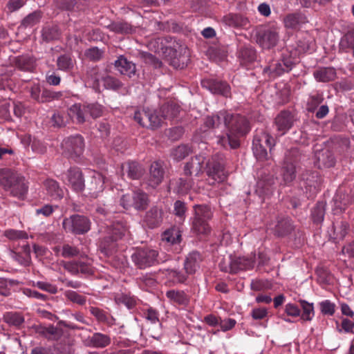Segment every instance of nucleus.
Masks as SVG:
<instances>
[{
    "label": "nucleus",
    "mask_w": 354,
    "mask_h": 354,
    "mask_svg": "<svg viewBox=\"0 0 354 354\" xmlns=\"http://www.w3.org/2000/svg\"><path fill=\"white\" fill-rule=\"evenodd\" d=\"M225 128V135L218 136L217 143L223 148L230 147L236 149L240 145L239 138L246 134L248 123L244 116L239 114H230L226 111H220L216 115L207 116L204 119L203 131L210 129Z\"/></svg>",
    "instance_id": "1"
},
{
    "label": "nucleus",
    "mask_w": 354,
    "mask_h": 354,
    "mask_svg": "<svg viewBox=\"0 0 354 354\" xmlns=\"http://www.w3.org/2000/svg\"><path fill=\"white\" fill-rule=\"evenodd\" d=\"M205 160V171L209 177V183L223 182L227 178V174L224 169L223 158L218 154H215L208 159L205 153L196 156L185 166V175L190 176L194 173L198 175L201 171Z\"/></svg>",
    "instance_id": "2"
},
{
    "label": "nucleus",
    "mask_w": 354,
    "mask_h": 354,
    "mask_svg": "<svg viewBox=\"0 0 354 354\" xmlns=\"http://www.w3.org/2000/svg\"><path fill=\"white\" fill-rule=\"evenodd\" d=\"M0 185L11 196L19 198L26 195L28 188L25 177L18 171L9 168L0 169Z\"/></svg>",
    "instance_id": "3"
},
{
    "label": "nucleus",
    "mask_w": 354,
    "mask_h": 354,
    "mask_svg": "<svg viewBox=\"0 0 354 354\" xmlns=\"http://www.w3.org/2000/svg\"><path fill=\"white\" fill-rule=\"evenodd\" d=\"M107 227L108 235L101 241L100 249L104 255L109 256L115 248L114 242L120 239L128 232V227L120 222L114 223L111 226L107 225Z\"/></svg>",
    "instance_id": "4"
},
{
    "label": "nucleus",
    "mask_w": 354,
    "mask_h": 354,
    "mask_svg": "<svg viewBox=\"0 0 354 354\" xmlns=\"http://www.w3.org/2000/svg\"><path fill=\"white\" fill-rule=\"evenodd\" d=\"M87 83L97 92H100L104 88L118 90L122 86L118 79L109 75L104 76L95 68L90 71Z\"/></svg>",
    "instance_id": "5"
},
{
    "label": "nucleus",
    "mask_w": 354,
    "mask_h": 354,
    "mask_svg": "<svg viewBox=\"0 0 354 354\" xmlns=\"http://www.w3.org/2000/svg\"><path fill=\"white\" fill-rule=\"evenodd\" d=\"M194 211L195 215L192 224V232L196 234H207L210 231L207 223L212 218L210 209L207 206L196 205Z\"/></svg>",
    "instance_id": "6"
},
{
    "label": "nucleus",
    "mask_w": 354,
    "mask_h": 354,
    "mask_svg": "<svg viewBox=\"0 0 354 354\" xmlns=\"http://www.w3.org/2000/svg\"><path fill=\"white\" fill-rule=\"evenodd\" d=\"M274 145V140L270 134L263 130L257 131L254 136L252 142L253 153L258 160H266L268 152L266 147H269L271 151Z\"/></svg>",
    "instance_id": "7"
},
{
    "label": "nucleus",
    "mask_w": 354,
    "mask_h": 354,
    "mask_svg": "<svg viewBox=\"0 0 354 354\" xmlns=\"http://www.w3.org/2000/svg\"><path fill=\"white\" fill-rule=\"evenodd\" d=\"M62 226L66 232L84 234L90 230L91 221L84 216L73 214L63 220Z\"/></svg>",
    "instance_id": "8"
},
{
    "label": "nucleus",
    "mask_w": 354,
    "mask_h": 354,
    "mask_svg": "<svg viewBox=\"0 0 354 354\" xmlns=\"http://www.w3.org/2000/svg\"><path fill=\"white\" fill-rule=\"evenodd\" d=\"M149 203L148 195L140 189L133 191L131 194H124L120 199L123 208L128 209L133 207L140 211L147 208Z\"/></svg>",
    "instance_id": "9"
},
{
    "label": "nucleus",
    "mask_w": 354,
    "mask_h": 354,
    "mask_svg": "<svg viewBox=\"0 0 354 354\" xmlns=\"http://www.w3.org/2000/svg\"><path fill=\"white\" fill-rule=\"evenodd\" d=\"M63 153L71 158L80 157L84 151V140L82 136L75 135L64 138L62 142Z\"/></svg>",
    "instance_id": "10"
},
{
    "label": "nucleus",
    "mask_w": 354,
    "mask_h": 354,
    "mask_svg": "<svg viewBox=\"0 0 354 354\" xmlns=\"http://www.w3.org/2000/svg\"><path fill=\"white\" fill-rule=\"evenodd\" d=\"M143 116L146 118V120L145 122H142V127L156 129L160 127L163 122V119L161 113H160V110H151L149 109L138 110L134 113V120L136 121L140 122L142 117Z\"/></svg>",
    "instance_id": "11"
},
{
    "label": "nucleus",
    "mask_w": 354,
    "mask_h": 354,
    "mask_svg": "<svg viewBox=\"0 0 354 354\" xmlns=\"http://www.w3.org/2000/svg\"><path fill=\"white\" fill-rule=\"evenodd\" d=\"M297 153L296 149H292L285 156L281 174L282 182L286 185H290L296 178L295 162L297 160Z\"/></svg>",
    "instance_id": "12"
},
{
    "label": "nucleus",
    "mask_w": 354,
    "mask_h": 354,
    "mask_svg": "<svg viewBox=\"0 0 354 354\" xmlns=\"http://www.w3.org/2000/svg\"><path fill=\"white\" fill-rule=\"evenodd\" d=\"M158 252L150 248L136 250L131 256L133 261L140 269L154 265L157 262Z\"/></svg>",
    "instance_id": "13"
},
{
    "label": "nucleus",
    "mask_w": 354,
    "mask_h": 354,
    "mask_svg": "<svg viewBox=\"0 0 354 354\" xmlns=\"http://www.w3.org/2000/svg\"><path fill=\"white\" fill-rule=\"evenodd\" d=\"M279 39V29L275 26L261 30L257 34V42L263 49H270L274 47Z\"/></svg>",
    "instance_id": "14"
},
{
    "label": "nucleus",
    "mask_w": 354,
    "mask_h": 354,
    "mask_svg": "<svg viewBox=\"0 0 354 354\" xmlns=\"http://www.w3.org/2000/svg\"><path fill=\"white\" fill-rule=\"evenodd\" d=\"M64 182L73 191L80 192L85 187L82 171L78 167H71L62 176Z\"/></svg>",
    "instance_id": "15"
},
{
    "label": "nucleus",
    "mask_w": 354,
    "mask_h": 354,
    "mask_svg": "<svg viewBox=\"0 0 354 354\" xmlns=\"http://www.w3.org/2000/svg\"><path fill=\"white\" fill-rule=\"evenodd\" d=\"M275 179L272 175L264 174L259 177L257 183L256 193L261 198L270 196L274 191Z\"/></svg>",
    "instance_id": "16"
},
{
    "label": "nucleus",
    "mask_w": 354,
    "mask_h": 354,
    "mask_svg": "<svg viewBox=\"0 0 354 354\" xmlns=\"http://www.w3.org/2000/svg\"><path fill=\"white\" fill-rule=\"evenodd\" d=\"M294 63L290 59H283L281 61H274L263 69L264 73H268L271 77H276L285 72H289L293 67Z\"/></svg>",
    "instance_id": "17"
},
{
    "label": "nucleus",
    "mask_w": 354,
    "mask_h": 354,
    "mask_svg": "<svg viewBox=\"0 0 354 354\" xmlns=\"http://www.w3.org/2000/svg\"><path fill=\"white\" fill-rule=\"evenodd\" d=\"M201 86L212 93L227 97L230 94V87L227 82L213 79H205L201 81Z\"/></svg>",
    "instance_id": "18"
},
{
    "label": "nucleus",
    "mask_w": 354,
    "mask_h": 354,
    "mask_svg": "<svg viewBox=\"0 0 354 354\" xmlns=\"http://www.w3.org/2000/svg\"><path fill=\"white\" fill-rule=\"evenodd\" d=\"M162 208L153 206L145 213L142 219L143 225L151 229L158 227L162 222Z\"/></svg>",
    "instance_id": "19"
},
{
    "label": "nucleus",
    "mask_w": 354,
    "mask_h": 354,
    "mask_svg": "<svg viewBox=\"0 0 354 354\" xmlns=\"http://www.w3.org/2000/svg\"><path fill=\"white\" fill-rule=\"evenodd\" d=\"M104 183L105 178L100 173L91 171L89 172V180L87 183L89 194L92 197H97L103 191Z\"/></svg>",
    "instance_id": "20"
},
{
    "label": "nucleus",
    "mask_w": 354,
    "mask_h": 354,
    "mask_svg": "<svg viewBox=\"0 0 354 354\" xmlns=\"http://www.w3.org/2000/svg\"><path fill=\"white\" fill-rule=\"evenodd\" d=\"M255 256L250 257H231L230 270L231 272H236L239 270L252 269L255 265Z\"/></svg>",
    "instance_id": "21"
},
{
    "label": "nucleus",
    "mask_w": 354,
    "mask_h": 354,
    "mask_svg": "<svg viewBox=\"0 0 354 354\" xmlns=\"http://www.w3.org/2000/svg\"><path fill=\"white\" fill-rule=\"evenodd\" d=\"M294 118L289 111H281L275 118L274 124L279 136L284 135L292 127Z\"/></svg>",
    "instance_id": "22"
},
{
    "label": "nucleus",
    "mask_w": 354,
    "mask_h": 354,
    "mask_svg": "<svg viewBox=\"0 0 354 354\" xmlns=\"http://www.w3.org/2000/svg\"><path fill=\"white\" fill-rule=\"evenodd\" d=\"M315 164L319 169L329 168L335 165V159L333 153L328 149H322L315 152Z\"/></svg>",
    "instance_id": "23"
},
{
    "label": "nucleus",
    "mask_w": 354,
    "mask_h": 354,
    "mask_svg": "<svg viewBox=\"0 0 354 354\" xmlns=\"http://www.w3.org/2000/svg\"><path fill=\"white\" fill-rule=\"evenodd\" d=\"M164 174L162 162L158 161L153 162L151 165L149 169V185L156 187L160 185L163 180Z\"/></svg>",
    "instance_id": "24"
},
{
    "label": "nucleus",
    "mask_w": 354,
    "mask_h": 354,
    "mask_svg": "<svg viewBox=\"0 0 354 354\" xmlns=\"http://www.w3.org/2000/svg\"><path fill=\"white\" fill-rule=\"evenodd\" d=\"M86 110V104H75L68 109V115L77 123H83L88 120V113Z\"/></svg>",
    "instance_id": "25"
},
{
    "label": "nucleus",
    "mask_w": 354,
    "mask_h": 354,
    "mask_svg": "<svg viewBox=\"0 0 354 354\" xmlns=\"http://www.w3.org/2000/svg\"><path fill=\"white\" fill-rule=\"evenodd\" d=\"M307 22V17L301 12L290 13L283 18L285 27L290 29H297Z\"/></svg>",
    "instance_id": "26"
},
{
    "label": "nucleus",
    "mask_w": 354,
    "mask_h": 354,
    "mask_svg": "<svg viewBox=\"0 0 354 354\" xmlns=\"http://www.w3.org/2000/svg\"><path fill=\"white\" fill-rule=\"evenodd\" d=\"M169 301L175 305L186 306L189 303V297L184 291L180 290H169L165 294Z\"/></svg>",
    "instance_id": "27"
},
{
    "label": "nucleus",
    "mask_w": 354,
    "mask_h": 354,
    "mask_svg": "<svg viewBox=\"0 0 354 354\" xmlns=\"http://www.w3.org/2000/svg\"><path fill=\"white\" fill-rule=\"evenodd\" d=\"M315 79L319 82H328L335 80L336 70L333 67H319L313 72Z\"/></svg>",
    "instance_id": "28"
},
{
    "label": "nucleus",
    "mask_w": 354,
    "mask_h": 354,
    "mask_svg": "<svg viewBox=\"0 0 354 354\" xmlns=\"http://www.w3.org/2000/svg\"><path fill=\"white\" fill-rule=\"evenodd\" d=\"M116 69L122 75L132 77L136 73V65L124 56H120L114 63Z\"/></svg>",
    "instance_id": "29"
},
{
    "label": "nucleus",
    "mask_w": 354,
    "mask_h": 354,
    "mask_svg": "<svg viewBox=\"0 0 354 354\" xmlns=\"http://www.w3.org/2000/svg\"><path fill=\"white\" fill-rule=\"evenodd\" d=\"M106 28L116 34L128 35L136 32L138 27L124 21H118L111 22Z\"/></svg>",
    "instance_id": "30"
},
{
    "label": "nucleus",
    "mask_w": 354,
    "mask_h": 354,
    "mask_svg": "<svg viewBox=\"0 0 354 354\" xmlns=\"http://www.w3.org/2000/svg\"><path fill=\"white\" fill-rule=\"evenodd\" d=\"M44 187L46 194L53 200H60L64 196V191L59 187L58 183L53 179H47L44 182Z\"/></svg>",
    "instance_id": "31"
},
{
    "label": "nucleus",
    "mask_w": 354,
    "mask_h": 354,
    "mask_svg": "<svg viewBox=\"0 0 354 354\" xmlns=\"http://www.w3.org/2000/svg\"><path fill=\"white\" fill-rule=\"evenodd\" d=\"M202 261L201 256L198 252H192L187 257L184 268L187 274H194L199 268V265Z\"/></svg>",
    "instance_id": "32"
},
{
    "label": "nucleus",
    "mask_w": 354,
    "mask_h": 354,
    "mask_svg": "<svg viewBox=\"0 0 354 354\" xmlns=\"http://www.w3.org/2000/svg\"><path fill=\"white\" fill-rule=\"evenodd\" d=\"M37 332L50 340H58L64 333L62 328L53 325H50L48 327L39 326L37 329Z\"/></svg>",
    "instance_id": "33"
},
{
    "label": "nucleus",
    "mask_w": 354,
    "mask_h": 354,
    "mask_svg": "<svg viewBox=\"0 0 354 354\" xmlns=\"http://www.w3.org/2000/svg\"><path fill=\"white\" fill-rule=\"evenodd\" d=\"M123 171H126L127 176L131 179H138L143 173L144 169L136 162H129L122 165Z\"/></svg>",
    "instance_id": "34"
},
{
    "label": "nucleus",
    "mask_w": 354,
    "mask_h": 354,
    "mask_svg": "<svg viewBox=\"0 0 354 354\" xmlns=\"http://www.w3.org/2000/svg\"><path fill=\"white\" fill-rule=\"evenodd\" d=\"M159 110L163 120H171L178 115L180 112V106L176 103L171 102L163 104Z\"/></svg>",
    "instance_id": "35"
},
{
    "label": "nucleus",
    "mask_w": 354,
    "mask_h": 354,
    "mask_svg": "<svg viewBox=\"0 0 354 354\" xmlns=\"http://www.w3.org/2000/svg\"><path fill=\"white\" fill-rule=\"evenodd\" d=\"M162 239L171 245L179 243L181 241V231L178 227H172L163 232Z\"/></svg>",
    "instance_id": "36"
},
{
    "label": "nucleus",
    "mask_w": 354,
    "mask_h": 354,
    "mask_svg": "<svg viewBox=\"0 0 354 354\" xmlns=\"http://www.w3.org/2000/svg\"><path fill=\"white\" fill-rule=\"evenodd\" d=\"M15 64L21 71H32L35 67V60L29 55L19 56L15 58Z\"/></svg>",
    "instance_id": "37"
},
{
    "label": "nucleus",
    "mask_w": 354,
    "mask_h": 354,
    "mask_svg": "<svg viewBox=\"0 0 354 354\" xmlns=\"http://www.w3.org/2000/svg\"><path fill=\"white\" fill-rule=\"evenodd\" d=\"M225 23L232 27H243L248 24L246 17L237 14H229L224 17Z\"/></svg>",
    "instance_id": "38"
},
{
    "label": "nucleus",
    "mask_w": 354,
    "mask_h": 354,
    "mask_svg": "<svg viewBox=\"0 0 354 354\" xmlns=\"http://www.w3.org/2000/svg\"><path fill=\"white\" fill-rule=\"evenodd\" d=\"M90 312L100 322L109 326L115 324V319L104 310L100 309L99 308L91 307Z\"/></svg>",
    "instance_id": "39"
},
{
    "label": "nucleus",
    "mask_w": 354,
    "mask_h": 354,
    "mask_svg": "<svg viewBox=\"0 0 354 354\" xmlns=\"http://www.w3.org/2000/svg\"><path fill=\"white\" fill-rule=\"evenodd\" d=\"M91 343L94 347L104 348L110 344L111 338L105 334L96 333L91 337Z\"/></svg>",
    "instance_id": "40"
},
{
    "label": "nucleus",
    "mask_w": 354,
    "mask_h": 354,
    "mask_svg": "<svg viewBox=\"0 0 354 354\" xmlns=\"http://www.w3.org/2000/svg\"><path fill=\"white\" fill-rule=\"evenodd\" d=\"M299 302L303 310L301 319L304 321H311L315 315L313 304L305 300H300Z\"/></svg>",
    "instance_id": "41"
},
{
    "label": "nucleus",
    "mask_w": 354,
    "mask_h": 354,
    "mask_svg": "<svg viewBox=\"0 0 354 354\" xmlns=\"http://www.w3.org/2000/svg\"><path fill=\"white\" fill-rule=\"evenodd\" d=\"M191 151L192 149L189 146L186 145H182L178 146L172 150L171 156L175 160L179 161L187 156L191 153Z\"/></svg>",
    "instance_id": "42"
},
{
    "label": "nucleus",
    "mask_w": 354,
    "mask_h": 354,
    "mask_svg": "<svg viewBox=\"0 0 354 354\" xmlns=\"http://www.w3.org/2000/svg\"><path fill=\"white\" fill-rule=\"evenodd\" d=\"M41 18L40 11H35L29 14L21 21V26L24 28L32 27L38 24Z\"/></svg>",
    "instance_id": "43"
},
{
    "label": "nucleus",
    "mask_w": 354,
    "mask_h": 354,
    "mask_svg": "<svg viewBox=\"0 0 354 354\" xmlns=\"http://www.w3.org/2000/svg\"><path fill=\"white\" fill-rule=\"evenodd\" d=\"M57 65L59 70L68 71L73 68V62L68 55H61L57 58Z\"/></svg>",
    "instance_id": "44"
},
{
    "label": "nucleus",
    "mask_w": 354,
    "mask_h": 354,
    "mask_svg": "<svg viewBox=\"0 0 354 354\" xmlns=\"http://www.w3.org/2000/svg\"><path fill=\"white\" fill-rule=\"evenodd\" d=\"M334 235L335 239H343L348 230V225L346 222L341 221L333 225Z\"/></svg>",
    "instance_id": "45"
},
{
    "label": "nucleus",
    "mask_w": 354,
    "mask_h": 354,
    "mask_svg": "<svg viewBox=\"0 0 354 354\" xmlns=\"http://www.w3.org/2000/svg\"><path fill=\"white\" fill-rule=\"evenodd\" d=\"M325 214V204L323 202L318 203L312 211V217L315 223H321L324 220Z\"/></svg>",
    "instance_id": "46"
},
{
    "label": "nucleus",
    "mask_w": 354,
    "mask_h": 354,
    "mask_svg": "<svg viewBox=\"0 0 354 354\" xmlns=\"http://www.w3.org/2000/svg\"><path fill=\"white\" fill-rule=\"evenodd\" d=\"M321 313L324 315H333L335 312V304L328 299L319 303Z\"/></svg>",
    "instance_id": "47"
},
{
    "label": "nucleus",
    "mask_w": 354,
    "mask_h": 354,
    "mask_svg": "<svg viewBox=\"0 0 354 354\" xmlns=\"http://www.w3.org/2000/svg\"><path fill=\"white\" fill-rule=\"evenodd\" d=\"M187 207L185 203L180 201H176L174 205V212L178 218L179 222H183L185 218V212Z\"/></svg>",
    "instance_id": "48"
},
{
    "label": "nucleus",
    "mask_w": 354,
    "mask_h": 354,
    "mask_svg": "<svg viewBox=\"0 0 354 354\" xmlns=\"http://www.w3.org/2000/svg\"><path fill=\"white\" fill-rule=\"evenodd\" d=\"M5 321L10 325L20 326L24 321L23 317L17 313H7L4 315Z\"/></svg>",
    "instance_id": "49"
},
{
    "label": "nucleus",
    "mask_w": 354,
    "mask_h": 354,
    "mask_svg": "<svg viewBox=\"0 0 354 354\" xmlns=\"http://www.w3.org/2000/svg\"><path fill=\"white\" fill-rule=\"evenodd\" d=\"M324 97L322 94L316 93L315 95H312L308 100V110L310 112H315L318 106L322 103Z\"/></svg>",
    "instance_id": "50"
},
{
    "label": "nucleus",
    "mask_w": 354,
    "mask_h": 354,
    "mask_svg": "<svg viewBox=\"0 0 354 354\" xmlns=\"http://www.w3.org/2000/svg\"><path fill=\"white\" fill-rule=\"evenodd\" d=\"M86 111L88 113V118H97L102 115L103 107L97 103H91L86 104Z\"/></svg>",
    "instance_id": "51"
},
{
    "label": "nucleus",
    "mask_w": 354,
    "mask_h": 354,
    "mask_svg": "<svg viewBox=\"0 0 354 354\" xmlns=\"http://www.w3.org/2000/svg\"><path fill=\"white\" fill-rule=\"evenodd\" d=\"M167 275L174 283H184L187 280V276L185 274L174 269L167 270Z\"/></svg>",
    "instance_id": "52"
},
{
    "label": "nucleus",
    "mask_w": 354,
    "mask_h": 354,
    "mask_svg": "<svg viewBox=\"0 0 354 354\" xmlns=\"http://www.w3.org/2000/svg\"><path fill=\"white\" fill-rule=\"evenodd\" d=\"M307 187H310V191H312V188L317 190L319 188L322 179L318 176L317 172H313L310 176L305 179Z\"/></svg>",
    "instance_id": "53"
},
{
    "label": "nucleus",
    "mask_w": 354,
    "mask_h": 354,
    "mask_svg": "<svg viewBox=\"0 0 354 354\" xmlns=\"http://www.w3.org/2000/svg\"><path fill=\"white\" fill-rule=\"evenodd\" d=\"M62 92H55L48 89H43L41 91L39 103H45L55 99H59L62 97Z\"/></svg>",
    "instance_id": "54"
},
{
    "label": "nucleus",
    "mask_w": 354,
    "mask_h": 354,
    "mask_svg": "<svg viewBox=\"0 0 354 354\" xmlns=\"http://www.w3.org/2000/svg\"><path fill=\"white\" fill-rule=\"evenodd\" d=\"M4 236L10 240L27 239L28 237V234L25 231L13 229L6 230Z\"/></svg>",
    "instance_id": "55"
},
{
    "label": "nucleus",
    "mask_w": 354,
    "mask_h": 354,
    "mask_svg": "<svg viewBox=\"0 0 354 354\" xmlns=\"http://www.w3.org/2000/svg\"><path fill=\"white\" fill-rule=\"evenodd\" d=\"M64 295L68 300L79 305H84L86 301V299L84 296L80 295L73 290H69L65 291Z\"/></svg>",
    "instance_id": "56"
},
{
    "label": "nucleus",
    "mask_w": 354,
    "mask_h": 354,
    "mask_svg": "<svg viewBox=\"0 0 354 354\" xmlns=\"http://www.w3.org/2000/svg\"><path fill=\"white\" fill-rule=\"evenodd\" d=\"M145 319L151 324H156L159 322V313L158 312L151 308H148L143 314Z\"/></svg>",
    "instance_id": "57"
},
{
    "label": "nucleus",
    "mask_w": 354,
    "mask_h": 354,
    "mask_svg": "<svg viewBox=\"0 0 354 354\" xmlns=\"http://www.w3.org/2000/svg\"><path fill=\"white\" fill-rule=\"evenodd\" d=\"M178 185V192L181 194L186 193L190 189H194L193 182L188 178H180Z\"/></svg>",
    "instance_id": "58"
},
{
    "label": "nucleus",
    "mask_w": 354,
    "mask_h": 354,
    "mask_svg": "<svg viewBox=\"0 0 354 354\" xmlns=\"http://www.w3.org/2000/svg\"><path fill=\"white\" fill-rule=\"evenodd\" d=\"M43 38L47 41L55 39L59 37V32L55 27L46 26L42 30Z\"/></svg>",
    "instance_id": "59"
},
{
    "label": "nucleus",
    "mask_w": 354,
    "mask_h": 354,
    "mask_svg": "<svg viewBox=\"0 0 354 354\" xmlns=\"http://www.w3.org/2000/svg\"><path fill=\"white\" fill-rule=\"evenodd\" d=\"M250 315L253 319L262 320L267 317L268 315V310L266 307L254 308L252 310Z\"/></svg>",
    "instance_id": "60"
},
{
    "label": "nucleus",
    "mask_w": 354,
    "mask_h": 354,
    "mask_svg": "<svg viewBox=\"0 0 354 354\" xmlns=\"http://www.w3.org/2000/svg\"><path fill=\"white\" fill-rule=\"evenodd\" d=\"M34 286L37 287L38 288L46 291L51 294H55L57 292V288L48 282L44 281H37L34 283Z\"/></svg>",
    "instance_id": "61"
},
{
    "label": "nucleus",
    "mask_w": 354,
    "mask_h": 354,
    "mask_svg": "<svg viewBox=\"0 0 354 354\" xmlns=\"http://www.w3.org/2000/svg\"><path fill=\"white\" fill-rule=\"evenodd\" d=\"M79 254V250L77 248L73 247L68 244L63 245L62 250V256L64 258H70L77 256Z\"/></svg>",
    "instance_id": "62"
},
{
    "label": "nucleus",
    "mask_w": 354,
    "mask_h": 354,
    "mask_svg": "<svg viewBox=\"0 0 354 354\" xmlns=\"http://www.w3.org/2000/svg\"><path fill=\"white\" fill-rule=\"evenodd\" d=\"M340 48L342 50H346L349 48L354 47V39L353 36L350 34H347L344 35L340 41L339 43Z\"/></svg>",
    "instance_id": "63"
},
{
    "label": "nucleus",
    "mask_w": 354,
    "mask_h": 354,
    "mask_svg": "<svg viewBox=\"0 0 354 354\" xmlns=\"http://www.w3.org/2000/svg\"><path fill=\"white\" fill-rule=\"evenodd\" d=\"M354 329V322L351 320L344 318L342 320L341 328H338V331L342 333L344 331L346 333H353Z\"/></svg>",
    "instance_id": "64"
}]
</instances>
